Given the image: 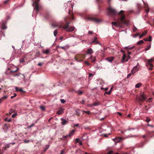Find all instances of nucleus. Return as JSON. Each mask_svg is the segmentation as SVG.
Segmentation results:
<instances>
[{
    "label": "nucleus",
    "mask_w": 154,
    "mask_h": 154,
    "mask_svg": "<svg viewBox=\"0 0 154 154\" xmlns=\"http://www.w3.org/2000/svg\"><path fill=\"white\" fill-rule=\"evenodd\" d=\"M124 11H120L118 14L120 15L119 20H117V22H112V26L114 25L116 27H119L120 25L122 24H127L128 22L125 19V16L122 14Z\"/></svg>",
    "instance_id": "obj_1"
},
{
    "label": "nucleus",
    "mask_w": 154,
    "mask_h": 154,
    "mask_svg": "<svg viewBox=\"0 0 154 154\" xmlns=\"http://www.w3.org/2000/svg\"><path fill=\"white\" fill-rule=\"evenodd\" d=\"M85 55L82 54H78L75 57V60L78 62L82 61L85 58Z\"/></svg>",
    "instance_id": "obj_2"
},
{
    "label": "nucleus",
    "mask_w": 154,
    "mask_h": 154,
    "mask_svg": "<svg viewBox=\"0 0 154 154\" xmlns=\"http://www.w3.org/2000/svg\"><path fill=\"white\" fill-rule=\"evenodd\" d=\"M40 0H32L33 2L32 5L34 8V9L36 11V13H38V2Z\"/></svg>",
    "instance_id": "obj_3"
},
{
    "label": "nucleus",
    "mask_w": 154,
    "mask_h": 154,
    "mask_svg": "<svg viewBox=\"0 0 154 154\" xmlns=\"http://www.w3.org/2000/svg\"><path fill=\"white\" fill-rule=\"evenodd\" d=\"M108 15L110 16H114L116 14L117 12L114 9L109 7L108 9Z\"/></svg>",
    "instance_id": "obj_4"
},
{
    "label": "nucleus",
    "mask_w": 154,
    "mask_h": 154,
    "mask_svg": "<svg viewBox=\"0 0 154 154\" xmlns=\"http://www.w3.org/2000/svg\"><path fill=\"white\" fill-rule=\"evenodd\" d=\"M73 6V5L71 4V7L72 9H69V12H68V13L69 14V17H68V20H69V21H71L74 19V17L73 16V13L71 12V11H72Z\"/></svg>",
    "instance_id": "obj_5"
},
{
    "label": "nucleus",
    "mask_w": 154,
    "mask_h": 154,
    "mask_svg": "<svg viewBox=\"0 0 154 154\" xmlns=\"http://www.w3.org/2000/svg\"><path fill=\"white\" fill-rule=\"evenodd\" d=\"M153 61V59H151L149 60H148L147 63H146V66L150 70H152V67L153 66V64H152L151 63Z\"/></svg>",
    "instance_id": "obj_6"
},
{
    "label": "nucleus",
    "mask_w": 154,
    "mask_h": 154,
    "mask_svg": "<svg viewBox=\"0 0 154 154\" xmlns=\"http://www.w3.org/2000/svg\"><path fill=\"white\" fill-rule=\"evenodd\" d=\"M88 20L93 21L96 23H98L100 22L101 21L100 20L97 19L96 18L93 17H88Z\"/></svg>",
    "instance_id": "obj_7"
},
{
    "label": "nucleus",
    "mask_w": 154,
    "mask_h": 154,
    "mask_svg": "<svg viewBox=\"0 0 154 154\" xmlns=\"http://www.w3.org/2000/svg\"><path fill=\"white\" fill-rule=\"evenodd\" d=\"M138 65H139V64L138 63H137V65L134 67L131 71L132 74H134L137 71H138L139 68V67H138Z\"/></svg>",
    "instance_id": "obj_8"
},
{
    "label": "nucleus",
    "mask_w": 154,
    "mask_h": 154,
    "mask_svg": "<svg viewBox=\"0 0 154 154\" xmlns=\"http://www.w3.org/2000/svg\"><path fill=\"white\" fill-rule=\"evenodd\" d=\"M146 97L143 94H142L141 95V97L139 98V100L140 102H143V101L146 100Z\"/></svg>",
    "instance_id": "obj_9"
},
{
    "label": "nucleus",
    "mask_w": 154,
    "mask_h": 154,
    "mask_svg": "<svg viewBox=\"0 0 154 154\" xmlns=\"http://www.w3.org/2000/svg\"><path fill=\"white\" fill-rule=\"evenodd\" d=\"M75 131L74 129L69 131V132L68 134V137L71 138L74 134Z\"/></svg>",
    "instance_id": "obj_10"
},
{
    "label": "nucleus",
    "mask_w": 154,
    "mask_h": 154,
    "mask_svg": "<svg viewBox=\"0 0 154 154\" xmlns=\"http://www.w3.org/2000/svg\"><path fill=\"white\" fill-rule=\"evenodd\" d=\"M70 23L68 22V32H71L74 30L75 28L73 26H69V24Z\"/></svg>",
    "instance_id": "obj_11"
},
{
    "label": "nucleus",
    "mask_w": 154,
    "mask_h": 154,
    "mask_svg": "<svg viewBox=\"0 0 154 154\" xmlns=\"http://www.w3.org/2000/svg\"><path fill=\"white\" fill-rule=\"evenodd\" d=\"M89 61H91V62L92 63H94L96 62V57H93L92 56H91V57L88 59Z\"/></svg>",
    "instance_id": "obj_12"
},
{
    "label": "nucleus",
    "mask_w": 154,
    "mask_h": 154,
    "mask_svg": "<svg viewBox=\"0 0 154 154\" xmlns=\"http://www.w3.org/2000/svg\"><path fill=\"white\" fill-rule=\"evenodd\" d=\"M97 37L94 38V40H93L92 42L91 43V44H99V45L100 44L99 43V42L97 41Z\"/></svg>",
    "instance_id": "obj_13"
},
{
    "label": "nucleus",
    "mask_w": 154,
    "mask_h": 154,
    "mask_svg": "<svg viewBox=\"0 0 154 154\" xmlns=\"http://www.w3.org/2000/svg\"><path fill=\"white\" fill-rule=\"evenodd\" d=\"M15 144L14 143H9L8 144H6L5 145V147H3V148L5 150L7 148H9L10 147L11 145H14Z\"/></svg>",
    "instance_id": "obj_14"
},
{
    "label": "nucleus",
    "mask_w": 154,
    "mask_h": 154,
    "mask_svg": "<svg viewBox=\"0 0 154 154\" xmlns=\"http://www.w3.org/2000/svg\"><path fill=\"white\" fill-rule=\"evenodd\" d=\"M64 109L60 108L59 110L57 111V114L58 115H61L63 113V111H64Z\"/></svg>",
    "instance_id": "obj_15"
},
{
    "label": "nucleus",
    "mask_w": 154,
    "mask_h": 154,
    "mask_svg": "<svg viewBox=\"0 0 154 154\" xmlns=\"http://www.w3.org/2000/svg\"><path fill=\"white\" fill-rule=\"evenodd\" d=\"M143 2V3H144V7L145 8H147V9H146V13H148V12L149 11V7L148 6V5L147 4H146V3L145 2Z\"/></svg>",
    "instance_id": "obj_16"
},
{
    "label": "nucleus",
    "mask_w": 154,
    "mask_h": 154,
    "mask_svg": "<svg viewBox=\"0 0 154 154\" xmlns=\"http://www.w3.org/2000/svg\"><path fill=\"white\" fill-rule=\"evenodd\" d=\"M15 88L16 89V91L17 92L20 91L21 92H23V93L25 92V91H24L23 90V89H22V88H19L17 87H16Z\"/></svg>",
    "instance_id": "obj_17"
},
{
    "label": "nucleus",
    "mask_w": 154,
    "mask_h": 154,
    "mask_svg": "<svg viewBox=\"0 0 154 154\" xmlns=\"http://www.w3.org/2000/svg\"><path fill=\"white\" fill-rule=\"evenodd\" d=\"M114 57H108L106 58V60L107 61L109 62H111L114 60Z\"/></svg>",
    "instance_id": "obj_18"
},
{
    "label": "nucleus",
    "mask_w": 154,
    "mask_h": 154,
    "mask_svg": "<svg viewBox=\"0 0 154 154\" xmlns=\"http://www.w3.org/2000/svg\"><path fill=\"white\" fill-rule=\"evenodd\" d=\"M93 53V51L91 48H89L88 49L86 53V54H91Z\"/></svg>",
    "instance_id": "obj_19"
},
{
    "label": "nucleus",
    "mask_w": 154,
    "mask_h": 154,
    "mask_svg": "<svg viewBox=\"0 0 154 154\" xmlns=\"http://www.w3.org/2000/svg\"><path fill=\"white\" fill-rule=\"evenodd\" d=\"M51 25L52 26L54 27H58V26H59L60 28L62 27L63 25H61L59 26L58 24L57 23H53L51 24Z\"/></svg>",
    "instance_id": "obj_20"
},
{
    "label": "nucleus",
    "mask_w": 154,
    "mask_h": 154,
    "mask_svg": "<svg viewBox=\"0 0 154 154\" xmlns=\"http://www.w3.org/2000/svg\"><path fill=\"white\" fill-rule=\"evenodd\" d=\"M7 96H5L3 97L0 98V103H2L3 101L6 99L7 98Z\"/></svg>",
    "instance_id": "obj_21"
},
{
    "label": "nucleus",
    "mask_w": 154,
    "mask_h": 154,
    "mask_svg": "<svg viewBox=\"0 0 154 154\" xmlns=\"http://www.w3.org/2000/svg\"><path fill=\"white\" fill-rule=\"evenodd\" d=\"M126 55L125 54H124L123 55V57L122 58V63H124L125 62V59L126 58Z\"/></svg>",
    "instance_id": "obj_22"
},
{
    "label": "nucleus",
    "mask_w": 154,
    "mask_h": 154,
    "mask_svg": "<svg viewBox=\"0 0 154 154\" xmlns=\"http://www.w3.org/2000/svg\"><path fill=\"white\" fill-rule=\"evenodd\" d=\"M14 112V109H11L9 112V113L7 114V115H11L12 113Z\"/></svg>",
    "instance_id": "obj_23"
},
{
    "label": "nucleus",
    "mask_w": 154,
    "mask_h": 154,
    "mask_svg": "<svg viewBox=\"0 0 154 154\" xmlns=\"http://www.w3.org/2000/svg\"><path fill=\"white\" fill-rule=\"evenodd\" d=\"M62 122L61 123L62 125H66L67 122V121L64 119H61Z\"/></svg>",
    "instance_id": "obj_24"
},
{
    "label": "nucleus",
    "mask_w": 154,
    "mask_h": 154,
    "mask_svg": "<svg viewBox=\"0 0 154 154\" xmlns=\"http://www.w3.org/2000/svg\"><path fill=\"white\" fill-rule=\"evenodd\" d=\"M149 108H147V106H145V108L143 110V112L144 113H147V111L149 109Z\"/></svg>",
    "instance_id": "obj_25"
},
{
    "label": "nucleus",
    "mask_w": 154,
    "mask_h": 154,
    "mask_svg": "<svg viewBox=\"0 0 154 154\" xmlns=\"http://www.w3.org/2000/svg\"><path fill=\"white\" fill-rule=\"evenodd\" d=\"M26 58V56H25L21 60H20V63H23L25 61V58Z\"/></svg>",
    "instance_id": "obj_26"
},
{
    "label": "nucleus",
    "mask_w": 154,
    "mask_h": 154,
    "mask_svg": "<svg viewBox=\"0 0 154 154\" xmlns=\"http://www.w3.org/2000/svg\"><path fill=\"white\" fill-rule=\"evenodd\" d=\"M112 88H111L110 91H108V92H105L104 93V95H105V94H109V95L111 93V91H112Z\"/></svg>",
    "instance_id": "obj_27"
},
{
    "label": "nucleus",
    "mask_w": 154,
    "mask_h": 154,
    "mask_svg": "<svg viewBox=\"0 0 154 154\" xmlns=\"http://www.w3.org/2000/svg\"><path fill=\"white\" fill-rule=\"evenodd\" d=\"M100 104V103L99 102H95L93 103V104L92 105V106H98Z\"/></svg>",
    "instance_id": "obj_28"
},
{
    "label": "nucleus",
    "mask_w": 154,
    "mask_h": 154,
    "mask_svg": "<svg viewBox=\"0 0 154 154\" xmlns=\"http://www.w3.org/2000/svg\"><path fill=\"white\" fill-rule=\"evenodd\" d=\"M141 85V84L140 83H138L137 84L135 85V87L137 88H139L140 86Z\"/></svg>",
    "instance_id": "obj_29"
},
{
    "label": "nucleus",
    "mask_w": 154,
    "mask_h": 154,
    "mask_svg": "<svg viewBox=\"0 0 154 154\" xmlns=\"http://www.w3.org/2000/svg\"><path fill=\"white\" fill-rule=\"evenodd\" d=\"M143 40H141L140 41L138 42L137 43V45H140L142 44L143 43Z\"/></svg>",
    "instance_id": "obj_30"
},
{
    "label": "nucleus",
    "mask_w": 154,
    "mask_h": 154,
    "mask_svg": "<svg viewBox=\"0 0 154 154\" xmlns=\"http://www.w3.org/2000/svg\"><path fill=\"white\" fill-rule=\"evenodd\" d=\"M49 53V51L48 49L46 50L45 51H44L43 53L46 54H48Z\"/></svg>",
    "instance_id": "obj_31"
},
{
    "label": "nucleus",
    "mask_w": 154,
    "mask_h": 154,
    "mask_svg": "<svg viewBox=\"0 0 154 154\" xmlns=\"http://www.w3.org/2000/svg\"><path fill=\"white\" fill-rule=\"evenodd\" d=\"M6 28V27L4 23H3L2 25V29H5Z\"/></svg>",
    "instance_id": "obj_32"
},
{
    "label": "nucleus",
    "mask_w": 154,
    "mask_h": 154,
    "mask_svg": "<svg viewBox=\"0 0 154 154\" xmlns=\"http://www.w3.org/2000/svg\"><path fill=\"white\" fill-rule=\"evenodd\" d=\"M76 114L78 116H79L80 113V111L79 110H76Z\"/></svg>",
    "instance_id": "obj_33"
},
{
    "label": "nucleus",
    "mask_w": 154,
    "mask_h": 154,
    "mask_svg": "<svg viewBox=\"0 0 154 154\" xmlns=\"http://www.w3.org/2000/svg\"><path fill=\"white\" fill-rule=\"evenodd\" d=\"M57 29H55L54 32V35L55 36H56L57 35Z\"/></svg>",
    "instance_id": "obj_34"
},
{
    "label": "nucleus",
    "mask_w": 154,
    "mask_h": 154,
    "mask_svg": "<svg viewBox=\"0 0 154 154\" xmlns=\"http://www.w3.org/2000/svg\"><path fill=\"white\" fill-rule=\"evenodd\" d=\"M122 139V138L121 137H119L118 138L116 139V142H120Z\"/></svg>",
    "instance_id": "obj_35"
},
{
    "label": "nucleus",
    "mask_w": 154,
    "mask_h": 154,
    "mask_svg": "<svg viewBox=\"0 0 154 154\" xmlns=\"http://www.w3.org/2000/svg\"><path fill=\"white\" fill-rule=\"evenodd\" d=\"M14 68H15L16 69L14 70H11V72H15L17 71L18 70V68L16 67H14Z\"/></svg>",
    "instance_id": "obj_36"
},
{
    "label": "nucleus",
    "mask_w": 154,
    "mask_h": 154,
    "mask_svg": "<svg viewBox=\"0 0 154 154\" xmlns=\"http://www.w3.org/2000/svg\"><path fill=\"white\" fill-rule=\"evenodd\" d=\"M75 92H78V95H81L83 93V92L81 91H79L78 92L75 91Z\"/></svg>",
    "instance_id": "obj_37"
},
{
    "label": "nucleus",
    "mask_w": 154,
    "mask_h": 154,
    "mask_svg": "<svg viewBox=\"0 0 154 154\" xmlns=\"http://www.w3.org/2000/svg\"><path fill=\"white\" fill-rule=\"evenodd\" d=\"M151 47V44L148 45L147 47L145 49L146 51H147L149 50Z\"/></svg>",
    "instance_id": "obj_38"
},
{
    "label": "nucleus",
    "mask_w": 154,
    "mask_h": 154,
    "mask_svg": "<svg viewBox=\"0 0 154 154\" xmlns=\"http://www.w3.org/2000/svg\"><path fill=\"white\" fill-rule=\"evenodd\" d=\"M40 108L42 111H44L45 110V107L44 106H41Z\"/></svg>",
    "instance_id": "obj_39"
},
{
    "label": "nucleus",
    "mask_w": 154,
    "mask_h": 154,
    "mask_svg": "<svg viewBox=\"0 0 154 154\" xmlns=\"http://www.w3.org/2000/svg\"><path fill=\"white\" fill-rule=\"evenodd\" d=\"M134 48V47H130V48H128V47H126L125 48L127 49H128V50H131Z\"/></svg>",
    "instance_id": "obj_40"
},
{
    "label": "nucleus",
    "mask_w": 154,
    "mask_h": 154,
    "mask_svg": "<svg viewBox=\"0 0 154 154\" xmlns=\"http://www.w3.org/2000/svg\"><path fill=\"white\" fill-rule=\"evenodd\" d=\"M30 141V140H24V143H29Z\"/></svg>",
    "instance_id": "obj_41"
},
{
    "label": "nucleus",
    "mask_w": 154,
    "mask_h": 154,
    "mask_svg": "<svg viewBox=\"0 0 154 154\" xmlns=\"http://www.w3.org/2000/svg\"><path fill=\"white\" fill-rule=\"evenodd\" d=\"M9 0H7L3 2L4 4V5H6V4H7Z\"/></svg>",
    "instance_id": "obj_42"
},
{
    "label": "nucleus",
    "mask_w": 154,
    "mask_h": 154,
    "mask_svg": "<svg viewBox=\"0 0 154 154\" xmlns=\"http://www.w3.org/2000/svg\"><path fill=\"white\" fill-rule=\"evenodd\" d=\"M147 31L145 30L143 32L142 34L144 36L147 33Z\"/></svg>",
    "instance_id": "obj_43"
},
{
    "label": "nucleus",
    "mask_w": 154,
    "mask_h": 154,
    "mask_svg": "<svg viewBox=\"0 0 154 154\" xmlns=\"http://www.w3.org/2000/svg\"><path fill=\"white\" fill-rule=\"evenodd\" d=\"M146 121L147 122H149L150 121V119L149 117H147L146 118Z\"/></svg>",
    "instance_id": "obj_44"
},
{
    "label": "nucleus",
    "mask_w": 154,
    "mask_h": 154,
    "mask_svg": "<svg viewBox=\"0 0 154 154\" xmlns=\"http://www.w3.org/2000/svg\"><path fill=\"white\" fill-rule=\"evenodd\" d=\"M14 95L11 97V98L13 99L14 97H16L17 96V94L15 93L14 94Z\"/></svg>",
    "instance_id": "obj_45"
},
{
    "label": "nucleus",
    "mask_w": 154,
    "mask_h": 154,
    "mask_svg": "<svg viewBox=\"0 0 154 154\" xmlns=\"http://www.w3.org/2000/svg\"><path fill=\"white\" fill-rule=\"evenodd\" d=\"M130 58H131V57L129 55H128L127 57V59L125 60V61L126 62L128 61V60L129 59H130Z\"/></svg>",
    "instance_id": "obj_46"
},
{
    "label": "nucleus",
    "mask_w": 154,
    "mask_h": 154,
    "mask_svg": "<svg viewBox=\"0 0 154 154\" xmlns=\"http://www.w3.org/2000/svg\"><path fill=\"white\" fill-rule=\"evenodd\" d=\"M34 125V123H32L31 125L28 126L27 127V128H31L32 127V126H33Z\"/></svg>",
    "instance_id": "obj_47"
},
{
    "label": "nucleus",
    "mask_w": 154,
    "mask_h": 154,
    "mask_svg": "<svg viewBox=\"0 0 154 154\" xmlns=\"http://www.w3.org/2000/svg\"><path fill=\"white\" fill-rule=\"evenodd\" d=\"M80 141H81V140L79 138H77L76 140V142L77 143H79Z\"/></svg>",
    "instance_id": "obj_48"
},
{
    "label": "nucleus",
    "mask_w": 154,
    "mask_h": 154,
    "mask_svg": "<svg viewBox=\"0 0 154 154\" xmlns=\"http://www.w3.org/2000/svg\"><path fill=\"white\" fill-rule=\"evenodd\" d=\"M60 101H61V102L62 103H64L65 102V100L64 99H61L60 100Z\"/></svg>",
    "instance_id": "obj_49"
},
{
    "label": "nucleus",
    "mask_w": 154,
    "mask_h": 154,
    "mask_svg": "<svg viewBox=\"0 0 154 154\" xmlns=\"http://www.w3.org/2000/svg\"><path fill=\"white\" fill-rule=\"evenodd\" d=\"M113 152L112 151H109L108 152L107 154H112Z\"/></svg>",
    "instance_id": "obj_50"
},
{
    "label": "nucleus",
    "mask_w": 154,
    "mask_h": 154,
    "mask_svg": "<svg viewBox=\"0 0 154 154\" xmlns=\"http://www.w3.org/2000/svg\"><path fill=\"white\" fill-rule=\"evenodd\" d=\"M131 75H132V74L131 73H129L127 75V78H129L131 76Z\"/></svg>",
    "instance_id": "obj_51"
},
{
    "label": "nucleus",
    "mask_w": 154,
    "mask_h": 154,
    "mask_svg": "<svg viewBox=\"0 0 154 154\" xmlns=\"http://www.w3.org/2000/svg\"><path fill=\"white\" fill-rule=\"evenodd\" d=\"M152 36H149V38H148V41L149 42H150L152 40Z\"/></svg>",
    "instance_id": "obj_52"
},
{
    "label": "nucleus",
    "mask_w": 154,
    "mask_h": 154,
    "mask_svg": "<svg viewBox=\"0 0 154 154\" xmlns=\"http://www.w3.org/2000/svg\"><path fill=\"white\" fill-rule=\"evenodd\" d=\"M46 148L44 149L45 151H46L49 148V145H46Z\"/></svg>",
    "instance_id": "obj_53"
},
{
    "label": "nucleus",
    "mask_w": 154,
    "mask_h": 154,
    "mask_svg": "<svg viewBox=\"0 0 154 154\" xmlns=\"http://www.w3.org/2000/svg\"><path fill=\"white\" fill-rule=\"evenodd\" d=\"M60 154H65V151L64 150H62L61 151Z\"/></svg>",
    "instance_id": "obj_54"
},
{
    "label": "nucleus",
    "mask_w": 154,
    "mask_h": 154,
    "mask_svg": "<svg viewBox=\"0 0 154 154\" xmlns=\"http://www.w3.org/2000/svg\"><path fill=\"white\" fill-rule=\"evenodd\" d=\"M44 64L43 63H39L38 64V65L39 66H41Z\"/></svg>",
    "instance_id": "obj_55"
},
{
    "label": "nucleus",
    "mask_w": 154,
    "mask_h": 154,
    "mask_svg": "<svg viewBox=\"0 0 154 154\" xmlns=\"http://www.w3.org/2000/svg\"><path fill=\"white\" fill-rule=\"evenodd\" d=\"M101 89L102 90L104 89L105 91H106L108 90V88H105L104 89L103 88H101Z\"/></svg>",
    "instance_id": "obj_56"
},
{
    "label": "nucleus",
    "mask_w": 154,
    "mask_h": 154,
    "mask_svg": "<svg viewBox=\"0 0 154 154\" xmlns=\"http://www.w3.org/2000/svg\"><path fill=\"white\" fill-rule=\"evenodd\" d=\"M83 112L85 113H87L88 114H90V112L89 111H84Z\"/></svg>",
    "instance_id": "obj_57"
},
{
    "label": "nucleus",
    "mask_w": 154,
    "mask_h": 154,
    "mask_svg": "<svg viewBox=\"0 0 154 154\" xmlns=\"http://www.w3.org/2000/svg\"><path fill=\"white\" fill-rule=\"evenodd\" d=\"M85 64L87 65H90V63L87 61H85Z\"/></svg>",
    "instance_id": "obj_58"
},
{
    "label": "nucleus",
    "mask_w": 154,
    "mask_h": 154,
    "mask_svg": "<svg viewBox=\"0 0 154 154\" xmlns=\"http://www.w3.org/2000/svg\"><path fill=\"white\" fill-rule=\"evenodd\" d=\"M85 102V100H82L81 102V103L83 104H84Z\"/></svg>",
    "instance_id": "obj_59"
},
{
    "label": "nucleus",
    "mask_w": 154,
    "mask_h": 154,
    "mask_svg": "<svg viewBox=\"0 0 154 154\" xmlns=\"http://www.w3.org/2000/svg\"><path fill=\"white\" fill-rule=\"evenodd\" d=\"M16 115H17V114H14L12 115V117L13 118H14L16 116Z\"/></svg>",
    "instance_id": "obj_60"
},
{
    "label": "nucleus",
    "mask_w": 154,
    "mask_h": 154,
    "mask_svg": "<svg viewBox=\"0 0 154 154\" xmlns=\"http://www.w3.org/2000/svg\"><path fill=\"white\" fill-rule=\"evenodd\" d=\"M60 48L63 49L65 50H66V48H65L64 47H61Z\"/></svg>",
    "instance_id": "obj_61"
},
{
    "label": "nucleus",
    "mask_w": 154,
    "mask_h": 154,
    "mask_svg": "<svg viewBox=\"0 0 154 154\" xmlns=\"http://www.w3.org/2000/svg\"><path fill=\"white\" fill-rule=\"evenodd\" d=\"M53 119V117H51V118H50L48 120V122H50L51 120Z\"/></svg>",
    "instance_id": "obj_62"
},
{
    "label": "nucleus",
    "mask_w": 154,
    "mask_h": 154,
    "mask_svg": "<svg viewBox=\"0 0 154 154\" xmlns=\"http://www.w3.org/2000/svg\"><path fill=\"white\" fill-rule=\"evenodd\" d=\"M93 75V74L92 73H90L89 76V77H90Z\"/></svg>",
    "instance_id": "obj_63"
},
{
    "label": "nucleus",
    "mask_w": 154,
    "mask_h": 154,
    "mask_svg": "<svg viewBox=\"0 0 154 154\" xmlns=\"http://www.w3.org/2000/svg\"><path fill=\"white\" fill-rule=\"evenodd\" d=\"M74 91V90L73 89H71L69 90V91L71 92H72Z\"/></svg>",
    "instance_id": "obj_64"
}]
</instances>
